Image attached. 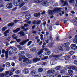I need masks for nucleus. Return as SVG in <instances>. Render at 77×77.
<instances>
[{
  "mask_svg": "<svg viewBox=\"0 0 77 77\" xmlns=\"http://www.w3.org/2000/svg\"><path fill=\"white\" fill-rule=\"evenodd\" d=\"M36 50V48L35 47H34L32 48L31 49L30 51H35Z\"/></svg>",
  "mask_w": 77,
  "mask_h": 77,
  "instance_id": "2f4dec72",
  "label": "nucleus"
},
{
  "mask_svg": "<svg viewBox=\"0 0 77 77\" xmlns=\"http://www.w3.org/2000/svg\"><path fill=\"white\" fill-rule=\"evenodd\" d=\"M63 5L64 6H65V5H66V6H68V3H67V0H66L65 2H64V3Z\"/></svg>",
  "mask_w": 77,
  "mask_h": 77,
  "instance_id": "cd10ccee",
  "label": "nucleus"
},
{
  "mask_svg": "<svg viewBox=\"0 0 77 77\" xmlns=\"http://www.w3.org/2000/svg\"><path fill=\"white\" fill-rule=\"evenodd\" d=\"M41 59L40 58H34L33 59L32 61L33 62L35 63H36V62H39V61H40Z\"/></svg>",
  "mask_w": 77,
  "mask_h": 77,
  "instance_id": "9b49d317",
  "label": "nucleus"
},
{
  "mask_svg": "<svg viewBox=\"0 0 77 77\" xmlns=\"http://www.w3.org/2000/svg\"><path fill=\"white\" fill-rule=\"evenodd\" d=\"M73 63H74L75 65H77V60H75L73 62Z\"/></svg>",
  "mask_w": 77,
  "mask_h": 77,
  "instance_id": "79ce46f5",
  "label": "nucleus"
},
{
  "mask_svg": "<svg viewBox=\"0 0 77 77\" xmlns=\"http://www.w3.org/2000/svg\"><path fill=\"white\" fill-rule=\"evenodd\" d=\"M19 55L21 56L23 59H25V56L24 55V54H25V52L24 51H20L19 52Z\"/></svg>",
  "mask_w": 77,
  "mask_h": 77,
  "instance_id": "20e7f679",
  "label": "nucleus"
},
{
  "mask_svg": "<svg viewBox=\"0 0 77 77\" xmlns=\"http://www.w3.org/2000/svg\"><path fill=\"white\" fill-rule=\"evenodd\" d=\"M32 42V41H30L29 42H28V44H27V45L28 46H29V45H30V44H31V43Z\"/></svg>",
  "mask_w": 77,
  "mask_h": 77,
  "instance_id": "c03bdc74",
  "label": "nucleus"
},
{
  "mask_svg": "<svg viewBox=\"0 0 77 77\" xmlns=\"http://www.w3.org/2000/svg\"><path fill=\"white\" fill-rule=\"evenodd\" d=\"M70 43L69 42L64 43L63 45L59 47V49L61 51H63L65 49V47H69Z\"/></svg>",
  "mask_w": 77,
  "mask_h": 77,
  "instance_id": "f03ea898",
  "label": "nucleus"
},
{
  "mask_svg": "<svg viewBox=\"0 0 77 77\" xmlns=\"http://www.w3.org/2000/svg\"><path fill=\"white\" fill-rule=\"evenodd\" d=\"M15 72L17 74H18L20 73V71L19 70H16Z\"/></svg>",
  "mask_w": 77,
  "mask_h": 77,
  "instance_id": "8fccbe9b",
  "label": "nucleus"
},
{
  "mask_svg": "<svg viewBox=\"0 0 77 77\" xmlns=\"http://www.w3.org/2000/svg\"><path fill=\"white\" fill-rule=\"evenodd\" d=\"M75 2L74 0H70L69 1V3L70 4H71V3H75Z\"/></svg>",
  "mask_w": 77,
  "mask_h": 77,
  "instance_id": "ea45409f",
  "label": "nucleus"
},
{
  "mask_svg": "<svg viewBox=\"0 0 77 77\" xmlns=\"http://www.w3.org/2000/svg\"><path fill=\"white\" fill-rule=\"evenodd\" d=\"M69 54L70 55H72L74 54V51H71L70 53Z\"/></svg>",
  "mask_w": 77,
  "mask_h": 77,
  "instance_id": "3c124183",
  "label": "nucleus"
},
{
  "mask_svg": "<svg viewBox=\"0 0 77 77\" xmlns=\"http://www.w3.org/2000/svg\"><path fill=\"white\" fill-rule=\"evenodd\" d=\"M43 1L42 0V1H41L39 0H34V2H35L36 3H41Z\"/></svg>",
  "mask_w": 77,
  "mask_h": 77,
  "instance_id": "473e14b6",
  "label": "nucleus"
},
{
  "mask_svg": "<svg viewBox=\"0 0 77 77\" xmlns=\"http://www.w3.org/2000/svg\"><path fill=\"white\" fill-rule=\"evenodd\" d=\"M14 25V23H9L8 24V27H12Z\"/></svg>",
  "mask_w": 77,
  "mask_h": 77,
  "instance_id": "6ab92c4d",
  "label": "nucleus"
},
{
  "mask_svg": "<svg viewBox=\"0 0 77 77\" xmlns=\"http://www.w3.org/2000/svg\"><path fill=\"white\" fill-rule=\"evenodd\" d=\"M41 23V20H39L37 22L36 24L37 25H39Z\"/></svg>",
  "mask_w": 77,
  "mask_h": 77,
  "instance_id": "c9c22d12",
  "label": "nucleus"
},
{
  "mask_svg": "<svg viewBox=\"0 0 77 77\" xmlns=\"http://www.w3.org/2000/svg\"><path fill=\"white\" fill-rule=\"evenodd\" d=\"M43 71V69L42 68H40L38 70V71L39 72H41Z\"/></svg>",
  "mask_w": 77,
  "mask_h": 77,
  "instance_id": "7c9ffc66",
  "label": "nucleus"
},
{
  "mask_svg": "<svg viewBox=\"0 0 77 77\" xmlns=\"http://www.w3.org/2000/svg\"><path fill=\"white\" fill-rule=\"evenodd\" d=\"M42 5L44 6H49V2L47 1H44L42 3Z\"/></svg>",
  "mask_w": 77,
  "mask_h": 77,
  "instance_id": "423d86ee",
  "label": "nucleus"
},
{
  "mask_svg": "<svg viewBox=\"0 0 77 77\" xmlns=\"http://www.w3.org/2000/svg\"><path fill=\"white\" fill-rule=\"evenodd\" d=\"M50 53H51V52L50 51H48L46 52L45 55H46V56H49V55L50 54Z\"/></svg>",
  "mask_w": 77,
  "mask_h": 77,
  "instance_id": "bb28decb",
  "label": "nucleus"
},
{
  "mask_svg": "<svg viewBox=\"0 0 77 77\" xmlns=\"http://www.w3.org/2000/svg\"><path fill=\"white\" fill-rule=\"evenodd\" d=\"M5 75L4 74V73H2V74H0V77H3L4 76H5Z\"/></svg>",
  "mask_w": 77,
  "mask_h": 77,
  "instance_id": "49530a36",
  "label": "nucleus"
},
{
  "mask_svg": "<svg viewBox=\"0 0 77 77\" xmlns=\"http://www.w3.org/2000/svg\"><path fill=\"white\" fill-rule=\"evenodd\" d=\"M40 15H41V14H40V13H35L34 14V16L35 17H39Z\"/></svg>",
  "mask_w": 77,
  "mask_h": 77,
  "instance_id": "dca6fc26",
  "label": "nucleus"
},
{
  "mask_svg": "<svg viewBox=\"0 0 77 77\" xmlns=\"http://www.w3.org/2000/svg\"><path fill=\"white\" fill-rule=\"evenodd\" d=\"M35 74V73L34 72H32L31 73H30V74H31V75H33L34 74Z\"/></svg>",
  "mask_w": 77,
  "mask_h": 77,
  "instance_id": "de8ad7c7",
  "label": "nucleus"
},
{
  "mask_svg": "<svg viewBox=\"0 0 77 77\" xmlns=\"http://www.w3.org/2000/svg\"><path fill=\"white\" fill-rule=\"evenodd\" d=\"M60 72L61 74H65V70L64 69L60 71Z\"/></svg>",
  "mask_w": 77,
  "mask_h": 77,
  "instance_id": "f704fd0d",
  "label": "nucleus"
},
{
  "mask_svg": "<svg viewBox=\"0 0 77 77\" xmlns=\"http://www.w3.org/2000/svg\"><path fill=\"white\" fill-rule=\"evenodd\" d=\"M16 41L17 42H21V39H16Z\"/></svg>",
  "mask_w": 77,
  "mask_h": 77,
  "instance_id": "a18cd8bd",
  "label": "nucleus"
},
{
  "mask_svg": "<svg viewBox=\"0 0 77 77\" xmlns=\"http://www.w3.org/2000/svg\"><path fill=\"white\" fill-rule=\"evenodd\" d=\"M68 73L69 75V76H68L69 77H72L73 76V70H71V69H70L68 71Z\"/></svg>",
  "mask_w": 77,
  "mask_h": 77,
  "instance_id": "0eeeda50",
  "label": "nucleus"
},
{
  "mask_svg": "<svg viewBox=\"0 0 77 77\" xmlns=\"http://www.w3.org/2000/svg\"><path fill=\"white\" fill-rule=\"evenodd\" d=\"M52 71L51 70V69L48 70L47 72L48 74H51Z\"/></svg>",
  "mask_w": 77,
  "mask_h": 77,
  "instance_id": "a19ab883",
  "label": "nucleus"
},
{
  "mask_svg": "<svg viewBox=\"0 0 77 77\" xmlns=\"http://www.w3.org/2000/svg\"><path fill=\"white\" fill-rule=\"evenodd\" d=\"M20 29H21V28H18L16 29V30H17V32H19V31H20Z\"/></svg>",
  "mask_w": 77,
  "mask_h": 77,
  "instance_id": "13d9d810",
  "label": "nucleus"
},
{
  "mask_svg": "<svg viewBox=\"0 0 77 77\" xmlns=\"http://www.w3.org/2000/svg\"><path fill=\"white\" fill-rule=\"evenodd\" d=\"M70 47L72 50H75L76 49H77V46L75 44H72L71 45Z\"/></svg>",
  "mask_w": 77,
  "mask_h": 77,
  "instance_id": "6e6552de",
  "label": "nucleus"
},
{
  "mask_svg": "<svg viewBox=\"0 0 77 77\" xmlns=\"http://www.w3.org/2000/svg\"><path fill=\"white\" fill-rule=\"evenodd\" d=\"M10 74H9V76H11V75H13L12 72H10Z\"/></svg>",
  "mask_w": 77,
  "mask_h": 77,
  "instance_id": "e2e57ef3",
  "label": "nucleus"
},
{
  "mask_svg": "<svg viewBox=\"0 0 77 77\" xmlns=\"http://www.w3.org/2000/svg\"><path fill=\"white\" fill-rule=\"evenodd\" d=\"M61 68L62 67L60 66H58L56 67L55 69L56 70H60Z\"/></svg>",
  "mask_w": 77,
  "mask_h": 77,
  "instance_id": "412c9836",
  "label": "nucleus"
},
{
  "mask_svg": "<svg viewBox=\"0 0 77 77\" xmlns=\"http://www.w3.org/2000/svg\"><path fill=\"white\" fill-rule=\"evenodd\" d=\"M60 56L59 55H53L52 56V57H55V58H57V59H58L59 57H60Z\"/></svg>",
  "mask_w": 77,
  "mask_h": 77,
  "instance_id": "a211bd4d",
  "label": "nucleus"
},
{
  "mask_svg": "<svg viewBox=\"0 0 77 77\" xmlns=\"http://www.w3.org/2000/svg\"><path fill=\"white\" fill-rule=\"evenodd\" d=\"M36 23H37V21H36V20H34L32 23V24H34V25H35L36 24Z\"/></svg>",
  "mask_w": 77,
  "mask_h": 77,
  "instance_id": "4c0bfd02",
  "label": "nucleus"
},
{
  "mask_svg": "<svg viewBox=\"0 0 77 77\" xmlns=\"http://www.w3.org/2000/svg\"><path fill=\"white\" fill-rule=\"evenodd\" d=\"M14 77H19V76L18 75H13Z\"/></svg>",
  "mask_w": 77,
  "mask_h": 77,
  "instance_id": "338daca9",
  "label": "nucleus"
},
{
  "mask_svg": "<svg viewBox=\"0 0 77 77\" xmlns=\"http://www.w3.org/2000/svg\"><path fill=\"white\" fill-rule=\"evenodd\" d=\"M5 53V50L4 49H3L2 50V54H4Z\"/></svg>",
  "mask_w": 77,
  "mask_h": 77,
  "instance_id": "603ef678",
  "label": "nucleus"
},
{
  "mask_svg": "<svg viewBox=\"0 0 77 77\" xmlns=\"http://www.w3.org/2000/svg\"><path fill=\"white\" fill-rule=\"evenodd\" d=\"M29 41V39H27V40H24L22 41V42H21L20 43V45H25L26 44V43L27 42Z\"/></svg>",
  "mask_w": 77,
  "mask_h": 77,
  "instance_id": "39448f33",
  "label": "nucleus"
},
{
  "mask_svg": "<svg viewBox=\"0 0 77 77\" xmlns=\"http://www.w3.org/2000/svg\"><path fill=\"white\" fill-rule=\"evenodd\" d=\"M75 2H76V3L75 4V7H77V0H76Z\"/></svg>",
  "mask_w": 77,
  "mask_h": 77,
  "instance_id": "774afa93",
  "label": "nucleus"
},
{
  "mask_svg": "<svg viewBox=\"0 0 77 77\" xmlns=\"http://www.w3.org/2000/svg\"><path fill=\"white\" fill-rule=\"evenodd\" d=\"M5 66L6 67H8V68H9L10 66H11V65H10V63L8 62H7L5 64Z\"/></svg>",
  "mask_w": 77,
  "mask_h": 77,
  "instance_id": "aec40b11",
  "label": "nucleus"
},
{
  "mask_svg": "<svg viewBox=\"0 0 77 77\" xmlns=\"http://www.w3.org/2000/svg\"><path fill=\"white\" fill-rule=\"evenodd\" d=\"M73 42L75 44L77 43V38H75L73 40Z\"/></svg>",
  "mask_w": 77,
  "mask_h": 77,
  "instance_id": "72a5a7b5",
  "label": "nucleus"
},
{
  "mask_svg": "<svg viewBox=\"0 0 77 77\" xmlns=\"http://www.w3.org/2000/svg\"><path fill=\"white\" fill-rule=\"evenodd\" d=\"M7 29V27L6 26H4L2 28V32H5L6 30Z\"/></svg>",
  "mask_w": 77,
  "mask_h": 77,
  "instance_id": "393cba45",
  "label": "nucleus"
},
{
  "mask_svg": "<svg viewBox=\"0 0 77 77\" xmlns=\"http://www.w3.org/2000/svg\"><path fill=\"white\" fill-rule=\"evenodd\" d=\"M43 24L44 26H45V25H46V24H47V22L46 21L44 22Z\"/></svg>",
  "mask_w": 77,
  "mask_h": 77,
  "instance_id": "4d7b16f0",
  "label": "nucleus"
},
{
  "mask_svg": "<svg viewBox=\"0 0 77 77\" xmlns=\"http://www.w3.org/2000/svg\"><path fill=\"white\" fill-rule=\"evenodd\" d=\"M56 25L57 26H59V21H58L56 23Z\"/></svg>",
  "mask_w": 77,
  "mask_h": 77,
  "instance_id": "6e6d98bb",
  "label": "nucleus"
},
{
  "mask_svg": "<svg viewBox=\"0 0 77 77\" xmlns=\"http://www.w3.org/2000/svg\"><path fill=\"white\" fill-rule=\"evenodd\" d=\"M48 14L49 15H53V12L54 13H56V12H60L61 10H60V8H56L54 10H48Z\"/></svg>",
  "mask_w": 77,
  "mask_h": 77,
  "instance_id": "f257e3e1",
  "label": "nucleus"
},
{
  "mask_svg": "<svg viewBox=\"0 0 77 77\" xmlns=\"http://www.w3.org/2000/svg\"><path fill=\"white\" fill-rule=\"evenodd\" d=\"M31 17V15L29 14H27L25 15V18L26 19H29Z\"/></svg>",
  "mask_w": 77,
  "mask_h": 77,
  "instance_id": "4468645a",
  "label": "nucleus"
},
{
  "mask_svg": "<svg viewBox=\"0 0 77 77\" xmlns=\"http://www.w3.org/2000/svg\"><path fill=\"white\" fill-rule=\"evenodd\" d=\"M43 52H44L43 50H41L38 51V52L37 53V54L38 55H41V54H42Z\"/></svg>",
  "mask_w": 77,
  "mask_h": 77,
  "instance_id": "a878e982",
  "label": "nucleus"
},
{
  "mask_svg": "<svg viewBox=\"0 0 77 77\" xmlns=\"http://www.w3.org/2000/svg\"><path fill=\"white\" fill-rule=\"evenodd\" d=\"M22 11H26L27 10V8L26 6H24L22 8Z\"/></svg>",
  "mask_w": 77,
  "mask_h": 77,
  "instance_id": "5701e85b",
  "label": "nucleus"
},
{
  "mask_svg": "<svg viewBox=\"0 0 77 77\" xmlns=\"http://www.w3.org/2000/svg\"><path fill=\"white\" fill-rule=\"evenodd\" d=\"M10 31V29H8V30H6L5 31L4 33V35L5 36H7V33H9V31Z\"/></svg>",
  "mask_w": 77,
  "mask_h": 77,
  "instance_id": "2eb2a0df",
  "label": "nucleus"
},
{
  "mask_svg": "<svg viewBox=\"0 0 77 77\" xmlns=\"http://www.w3.org/2000/svg\"><path fill=\"white\" fill-rule=\"evenodd\" d=\"M27 60H28V58H25L23 60V62H26H26H27Z\"/></svg>",
  "mask_w": 77,
  "mask_h": 77,
  "instance_id": "58836bf2",
  "label": "nucleus"
},
{
  "mask_svg": "<svg viewBox=\"0 0 77 77\" xmlns=\"http://www.w3.org/2000/svg\"><path fill=\"white\" fill-rule=\"evenodd\" d=\"M34 77H40L39 75H34Z\"/></svg>",
  "mask_w": 77,
  "mask_h": 77,
  "instance_id": "0e129e2a",
  "label": "nucleus"
},
{
  "mask_svg": "<svg viewBox=\"0 0 77 77\" xmlns=\"http://www.w3.org/2000/svg\"><path fill=\"white\" fill-rule=\"evenodd\" d=\"M31 63L32 61H31V60H29V59H28V60H27V62H26V63H27V64Z\"/></svg>",
  "mask_w": 77,
  "mask_h": 77,
  "instance_id": "c85d7f7f",
  "label": "nucleus"
},
{
  "mask_svg": "<svg viewBox=\"0 0 77 77\" xmlns=\"http://www.w3.org/2000/svg\"><path fill=\"white\" fill-rule=\"evenodd\" d=\"M10 73V71H5V76L8 75Z\"/></svg>",
  "mask_w": 77,
  "mask_h": 77,
  "instance_id": "c756f323",
  "label": "nucleus"
},
{
  "mask_svg": "<svg viewBox=\"0 0 77 77\" xmlns=\"http://www.w3.org/2000/svg\"><path fill=\"white\" fill-rule=\"evenodd\" d=\"M49 29L51 31H52L53 30V26H52L51 25L49 27Z\"/></svg>",
  "mask_w": 77,
  "mask_h": 77,
  "instance_id": "09e8293b",
  "label": "nucleus"
},
{
  "mask_svg": "<svg viewBox=\"0 0 77 77\" xmlns=\"http://www.w3.org/2000/svg\"><path fill=\"white\" fill-rule=\"evenodd\" d=\"M19 61H21V60H22V58L21 57L19 58Z\"/></svg>",
  "mask_w": 77,
  "mask_h": 77,
  "instance_id": "bf43d9fd",
  "label": "nucleus"
},
{
  "mask_svg": "<svg viewBox=\"0 0 77 77\" xmlns=\"http://www.w3.org/2000/svg\"><path fill=\"white\" fill-rule=\"evenodd\" d=\"M24 26L25 27H28V26H29V25L25 24H24Z\"/></svg>",
  "mask_w": 77,
  "mask_h": 77,
  "instance_id": "5fc2aeb1",
  "label": "nucleus"
},
{
  "mask_svg": "<svg viewBox=\"0 0 77 77\" xmlns=\"http://www.w3.org/2000/svg\"><path fill=\"white\" fill-rule=\"evenodd\" d=\"M6 6L8 9H11L13 6L12 3H9L7 4Z\"/></svg>",
  "mask_w": 77,
  "mask_h": 77,
  "instance_id": "9d476101",
  "label": "nucleus"
},
{
  "mask_svg": "<svg viewBox=\"0 0 77 77\" xmlns=\"http://www.w3.org/2000/svg\"><path fill=\"white\" fill-rule=\"evenodd\" d=\"M57 6H58V4L57 3H56L54 5V6H55V7Z\"/></svg>",
  "mask_w": 77,
  "mask_h": 77,
  "instance_id": "69168bd1",
  "label": "nucleus"
},
{
  "mask_svg": "<svg viewBox=\"0 0 77 77\" xmlns=\"http://www.w3.org/2000/svg\"><path fill=\"white\" fill-rule=\"evenodd\" d=\"M77 56L75 55H74L72 57V58L73 59H77Z\"/></svg>",
  "mask_w": 77,
  "mask_h": 77,
  "instance_id": "e433bc0d",
  "label": "nucleus"
},
{
  "mask_svg": "<svg viewBox=\"0 0 77 77\" xmlns=\"http://www.w3.org/2000/svg\"><path fill=\"white\" fill-rule=\"evenodd\" d=\"M72 22L73 23L74 25L75 26H77V21H76L75 19H73L72 20Z\"/></svg>",
  "mask_w": 77,
  "mask_h": 77,
  "instance_id": "ddd939ff",
  "label": "nucleus"
},
{
  "mask_svg": "<svg viewBox=\"0 0 77 77\" xmlns=\"http://www.w3.org/2000/svg\"><path fill=\"white\" fill-rule=\"evenodd\" d=\"M23 2V0H18V1H15L14 0L13 1L14 5V6H19V5L21 3V2Z\"/></svg>",
  "mask_w": 77,
  "mask_h": 77,
  "instance_id": "7ed1b4c3",
  "label": "nucleus"
},
{
  "mask_svg": "<svg viewBox=\"0 0 77 77\" xmlns=\"http://www.w3.org/2000/svg\"><path fill=\"white\" fill-rule=\"evenodd\" d=\"M17 9V7H16L14 8L13 9H12V11H15V10H16V9Z\"/></svg>",
  "mask_w": 77,
  "mask_h": 77,
  "instance_id": "864d4df0",
  "label": "nucleus"
},
{
  "mask_svg": "<svg viewBox=\"0 0 77 77\" xmlns=\"http://www.w3.org/2000/svg\"><path fill=\"white\" fill-rule=\"evenodd\" d=\"M24 5H25V3L23 2L19 6V8H21V7H23V6Z\"/></svg>",
  "mask_w": 77,
  "mask_h": 77,
  "instance_id": "4be33fe9",
  "label": "nucleus"
},
{
  "mask_svg": "<svg viewBox=\"0 0 77 77\" xmlns=\"http://www.w3.org/2000/svg\"><path fill=\"white\" fill-rule=\"evenodd\" d=\"M76 66H70L68 67L69 69H73V70H75Z\"/></svg>",
  "mask_w": 77,
  "mask_h": 77,
  "instance_id": "f8f14e48",
  "label": "nucleus"
},
{
  "mask_svg": "<svg viewBox=\"0 0 77 77\" xmlns=\"http://www.w3.org/2000/svg\"><path fill=\"white\" fill-rule=\"evenodd\" d=\"M49 1V4H50V5H53L54 3V1L53 0H50L48 1Z\"/></svg>",
  "mask_w": 77,
  "mask_h": 77,
  "instance_id": "b1692460",
  "label": "nucleus"
},
{
  "mask_svg": "<svg viewBox=\"0 0 77 77\" xmlns=\"http://www.w3.org/2000/svg\"><path fill=\"white\" fill-rule=\"evenodd\" d=\"M35 25H34V26H32V30H34V29H35Z\"/></svg>",
  "mask_w": 77,
  "mask_h": 77,
  "instance_id": "680f3d73",
  "label": "nucleus"
},
{
  "mask_svg": "<svg viewBox=\"0 0 77 77\" xmlns=\"http://www.w3.org/2000/svg\"><path fill=\"white\" fill-rule=\"evenodd\" d=\"M13 33H17V31L16 30H14L13 31Z\"/></svg>",
  "mask_w": 77,
  "mask_h": 77,
  "instance_id": "052dcab7",
  "label": "nucleus"
},
{
  "mask_svg": "<svg viewBox=\"0 0 77 77\" xmlns=\"http://www.w3.org/2000/svg\"><path fill=\"white\" fill-rule=\"evenodd\" d=\"M24 33V32H21L20 33V34H21V35H22L23 36H24V35H25V34Z\"/></svg>",
  "mask_w": 77,
  "mask_h": 77,
  "instance_id": "37998d69",
  "label": "nucleus"
},
{
  "mask_svg": "<svg viewBox=\"0 0 77 77\" xmlns=\"http://www.w3.org/2000/svg\"><path fill=\"white\" fill-rule=\"evenodd\" d=\"M12 51L15 54L17 53L18 52V49L16 48H12Z\"/></svg>",
  "mask_w": 77,
  "mask_h": 77,
  "instance_id": "1a4fd4ad",
  "label": "nucleus"
},
{
  "mask_svg": "<svg viewBox=\"0 0 77 77\" xmlns=\"http://www.w3.org/2000/svg\"><path fill=\"white\" fill-rule=\"evenodd\" d=\"M23 72H25L26 74H27L29 72V70L28 69H25L23 70Z\"/></svg>",
  "mask_w": 77,
  "mask_h": 77,
  "instance_id": "f3484780",
  "label": "nucleus"
}]
</instances>
